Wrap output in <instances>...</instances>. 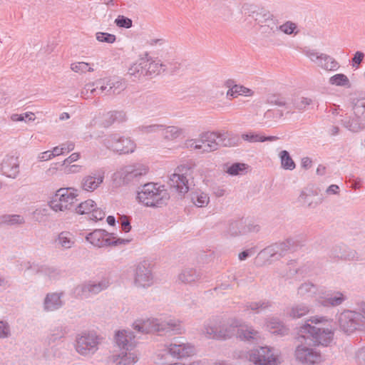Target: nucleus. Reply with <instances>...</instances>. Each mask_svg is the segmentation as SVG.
Segmentation results:
<instances>
[{
    "label": "nucleus",
    "mask_w": 365,
    "mask_h": 365,
    "mask_svg": "<svg viewBox=\"0 0 365 365\" xmlns=\"http://www.w3.org/2000/svg\"><path fill=\"white\" fill-rule=\"evenodd\" d=\"M24 222V217L19 215H4L0 217V224L14 225Z\"/></svg>",
    "instance_id": "nucleus-41"
},
{
    "label": "nucleus",
    "mask_w": 365,
    "mask_h": 365,
    "mask_svg": "<svg viewBox=\"0 0 365 365\" xmlns=\"http://www.w3.org/2000/svg\"><path fill=\"white\" fill-rule=\"evenodd\" d=\"M108 86L110 87V96L118 95L125 88V83L121 81L108 80Z\"/></svg>",
    "instance_id": "nucleus-50"
},
{
    "label": "nucleus",
    "mask_w": 365,
    "mask_h": 365,
    "mask_svg": "<svg viewBox=\"0 0 365 365\" xmlns=\"http://www.w3.org/2000/svg\"><path fill=\"white\" fill-rule=\"evenodd\" d=\"M352 109L356 116L365 120V98L354 101Z\"/></svg>",
    "instance_id": "nucleus-46"
},
{
    "label": "nucleus",
    "mask_w": 365,
    "mask_h": 365,
    "mask_svg": "<svg viewBox=\"0 0 365 365\" xmlns=\"http://www.w3.org/2000/svg\"><path fill=\"white\" fill-rule=\"evenodd\" d=\"M96 39L100 42H105L108 43H113L115 41L116 37L115 35L106 33V32H98L96 34Z\"/></svg>",
    "instance_id": "nucleus-57"
},
{
    "label": "nucleus",
    "mask_w": 365,
    "mask_h": 365,
    "mask_svg": "<svg viewBox=\"0 0 365 365\" xmlns=\"http://www.w3.org/2000/svg\"><path fill=\"white\" fill-rule=\"evenodd\" d=\"M141 58H140L128 68V74L134 78L133 81L140 80L141 79Z\"/></svg>",
    "instance_id": "nucleus-48"
},
{
    "label": "nucleus",
    "mask_w": 365,
    "mask_h": 365,
    "mask_svg": "<svg viewBox=\"0 0 365 365\" xmlns=\"http://www.w3.org/2000/svg\"><path fill=\"white\" fill-rule=\"evenodd\" d=\"M96 86L97 88H98V95H101L103 93L106 95L110 96V87L108 86V80L106 79H100L96 81Z\"/></svg>",
    "instance_id": "nucleus-60"
},
{
    "label": "nucleus",
    "mask_w": 365,
    "mask_h": 365,
    "mask_svg": "<svg viewBox=\"0 0 365 365\" xmlns=\"http://www.w3.org/2000/svg\"><path fill=\"white\" fill-rule=\"evenodd\" d=\"M267 101L269 103L278 106H284L286 108L289 109L291 108L290 106V98H286L280 95H273L268 98Z\"/></svg>",
    "instance_id": "nucleus-43"
},
{
    "label": "nucleus",
    "mask_w": 365,
    "mask_h": 365,
    "mask_svg": "<svg viewBox=\"0 0 365 365\" xmlns=\"http://www.w3.org/2000/svg\"><path fill=\"white\" fill-rule=\"evenodd\" d=\"M243 220H234L229 222L225 235L232 237L242 235Z\"/></svg>",
    "instance_id": "nucleus-30"
},
{
    "label": "nucleus",
    "mask_w": 365,
    "mask_h": 365,
    "mask_svg": "<svg viewBox=\"0 0 365 365\" xmlns=\"http://www.w3.org/2000/svg\"><path fill=\"white\" fill-rule=\"evenodd\" d=\"M271 307V304L269 301H259V302H247L245 304L246 309H251L257 313H259Z\"/></svg>",
    "instance_id": "nucleus-40"
},
{
    "label": "nucleus",
    "mask_w": 365,
    "mask_h": 365,
    "mask_svg": "<svg viewBox=\"0 0 365 365\" xmlns=\"http://www.w3.org/2000/svg\"><path fill=\"white\" fill-rule=\"evenodd\" d=\"M164 137L166 139L173 140L178 138L180 135L182 134L183 130L177 126H165L164 129Z\"/></svg>",
    "instance_id": "nucleus-44"
},
{
    "label": "nucleus",
    "mask_w": 365,
    "mask_h": 365,
    "mask_svg": "<svg viewBox=\"0 0 365 365\" xmlns=\"http://www.w3.org/2000/svg\"><path fill=\"white\" fill-rule=\"evenodd\" d=\"M108 86L110 87V96L118 95L125 88V83L121 81L108 80Z\"/></svg>",
    "instance_id": "nucleus-49"
},
{
    "label": "nucleus",
    "mask_w": 365,
    "mask_h": 365,
    "mask_svg": "<svg viewBox=\"0 0 365 365\" xmlns=\"http://www.w3.org/2000/svg\"><path fill=\"white\" fill-rule=\"evenodd\" d=\"M110 280L108 278H103L99 282L88 281L78 285L76 288L78 295L82 297H88L92 294H97L106 289L110 286Z\"/></svg>",
    "instance_id": "nucleus-13"
},
{
    "label": "nucleus",
    "mask_w": 365,
    "mask_h": 365,
    "mask_svg": "<svg viewBox=\"0 0 365 365\" xmlns=\"http://www.w3.org/2000/svg\"><path fill=\"white\" fill-rule=\"evenodd\" d=\"M312 103V99L306 98V97H294L290 98V106L291 108L289 109H297L299 110H302L306 109L307 106H309Z\"/></svg>",
    "instance_id": "nucleus-36"
},
{
    "label": "nucleus",
    "mask_w": 365,
    "mask_h": 365,
    "mask_svg": "<svg viewBox=\"0 0 365 365\" xmlns=\"http://www.w3.org/2000/svg\"><path fill=\"white\" fill-rule=\"evenodd\" d=\"M137 199L147 207H159L167 204L170 195L164 186L148 182L138 187Z\"/></svg>",
    "instance_id": "nucleus-2"
},
{
    "label": "nucleus",
    "mask_w": 365,
    "mask_h": 365,
    "mask_svg": "<svg viewBox=\"0 0 365 365\" xmlns=\"http://www.w3.org/2000/svg\"><path fill=\"white\" fill-rule=\"evenodd\" d=\"M333 332L329 328L312 326L306 322L299 327V336L305 341L307 339L312 341L314 344L327 346L332 340Z\"/></svg>",
    "instance_id": "nucleus-5"
},
{
    "label": "nucleus",
    "mask_w": 365,
    "mask_h": 365,
    "mask_svg": "<svg viewBox=\"0 0 365 365\" xmlns=\"http://www.w3.org/2000/svg\"><path fill=\"white\" fill-rule=\"evenodd\" d=\"M201 274L193 268H185L178 275V279L182 283L191 284L200 279Z\"/></svg>",
    "instance_id": "nucleus-27"
},
{
    "label": "nucleus",
    "mask_w": 365,
    "mask_h": 365,
    "mask_svg": "<svg viewBox=\"0 0 365 365\" xmlns=\"http://www.w3.org/2000/svg\"><path fill=\"white\" fill-rule=\"evenodd\" d=\"M297 29V25L292 21H287L284 24L278 26V31H281L286 34H292Z\"/></svg>",
    "instance_id": "nucleus-62"
},
{
    "label": "nucleus",
    "mask_w": 365,
    "mask_h": 365,
    "mask_svg": "<svg viewBox=\"0 0 365 365\" xmlns=\"http://www.w3.org/2000/svg\"><path fill=\"white\" fill-rule=\"evenodd\" d=\"M297 247V241L292 238H288L285 241L266 247L259 253V256L277 260L285 256L289 252H294Z\"/></svg>",
    "instance_id": "nucleus-8"
},
{
    "label": "nucleus",
    "mask_w": 365,
    "mask_h": 365,
    "mask_svg": "<svg viewBox=\"0 0 365 365\" xmlns=\"http://www.w3.org/2000/svg\"><path fill=\"white\" fill-rule=\"evenodd\" d=\"M117 346L122 349L118 355H113V361L116 365H133L138 361L137 355L131 351L135 346L133 333L130 331H118L115 336Z\"/></svg>",
    "instance_id": "nucleus-1"
},
{
    "label": "nucleus",
    "mask_w": 365,
    "mask_h": 365,
    "mask_svg": "<svg viewBox=\"0 0 365 365\" xmlns=\"http://www.w3.org/2000/svg\"><path fill=\"white\" fill-rule=\"evenodd\" d=\"M168 351L172 356L181 359L194 355L195 348L190 343L182 341L180 338H175L168 346Z\"/></svg>",
    "instance_id": "nucleus-14"
},
{
    "label": "nucleus",
    "mask_w": 365,
    "mask_h": 365,
    "mask_svg": "<svg viewBox=\"0 0 365 365\" xmlns=\"http://www.w3.org/2000/svg\"><path fill=\"white\" fill-rule=\"evenodd\" d=\"M34 113H25L23 114H13L11 116V118L13 121H26V119L28 120H34V118H33Z\"/></svg>",
    "instance_id": "nucleus-63"
},
{
    "label": "nucleus",
    "mask_w": 365,
    "mask_h": 365,
    "mask_svg": "<svg viewBox=\"0 0 365 365\" xmlns=\"http://www.w3.org/2000/svg\"><path fill=\"white\" fill-rule=\"evenodd\" d=\"M106 213L101 209L94 207L89 215V218L94 221L101 220L105 217Z\"/></svg>",
    "instance_id": "nucleus-64"
},
{
    "label": "nucleus",
    "mask_w": 365,
    "mask_h": 365,
    "mask_svg": "<svg viewBox=\"0 0 365 365\" xmlns=\"http://www.w3.org/2000/svg\"><path fill=\"white\" fill-rule=\"evenodd\" d=\"M56 242L64 249H69L73 247L75 241L73 235L69 232H61L56 240Z\"/></svg>",
    "instance_id": "nucleus-37"
},
{
    "label": "nucleus",
    "mask_w": 365,
    "mask_h": 365,
    "mask_svg": "<svg viewBox=\"0 0 365 365\" xmlns=\"http://www.w3.org/2000/svg\"><path fill=\"white\" fill-rule=\"evenodd\" d=\"M329 257L344 260H358L359 256L354 250L349 249L344 244L334 246L329 252Z\"/></svg>",
    "instance_id": "nucleus-23"
},
{
    "label": "nucleus",
    "mask_w": 365,
    "mask_h": 365,
    "mask_svg": "<svg viewBox=\"0 0 365 365\" xmlns=\"http://www.w3.org/2000/svg\"><path fill=\"white\" fill-rule=\"evenodd\" d=\"M71 68L76 73H86V71L93 72V68L89 66L88 63L78 62L71 65Z\"/></svg>",
    "instance_id": "nucleus-55"
},
{
    "label": "nucleus",
    "mask_w": 365,
    "mask_h": 365,
    "mask_svg": "<svg viewBox=\"0 0 365 365\" xmlns=\"http://www.w3.org/2000/svg\"><path fill=\"white\" fill-rule=\"evenodd\" d=\"M218 133L219 147H232L237 145L239 138L232 134L226 133Z\"/></svg>",
    "instance_id": "nucleus-31"
},
{
    "label": "nucleus",
    "mask_w": 365,
    "mask_h": 365,
    "mask_svg": "<svg viewBox=\"0 0 365 365\" xmlns=\"http://www.w3.org/2000/svg\"><path fill=\"white\" fill-rule=\"evenodd\" d=\"M277 358L272 351L267 346H261L252 351L250 361L256 365H272L276 362Z\"/></svg>",
    "instance_id": "nucleus-19"
},
{
    "label": "nucleus",
    "mask_w": 365,
    "mask_h": 365,
    "mask_svg": "<svg viewBox=\"0 0 365 365\" xmlns=\"http://www.w3.org/2000/svg\"><path fill=\"white\" fill-rule=\"evenodd\" d=\"M249 13V16L254 19L259 24L266 23L272 16L269 11L263 9H256V7H251Z\"/></svg>",
    "instance_id": "nucleus-28"
},
{
    "label": "nucleus",
    "mask_w": 365,
    "mask_h": 365,
    "mask_svg": "<svg viewBox=\"0 0 365 365\" xmlns=\"http://www.w3.org/2000/svg\"><path fill=\"white\" fill-rule=\"evenodd\" d=\"M310 309L304 304H298L294 305L288 312L290 317L293 319H299L309 314Z\"/></svg>",
    "instance_id": "nucleus-34"
},
{
    "label": "nucleus",
    "mask_w": 365,
    "mask_h": 365,
    "mask_svg": "<svg viewBox=\"0 0 365 365\" xmlns=\"http://www.w3.org/2000/svg\"><path fill=\"white\" fill-rule=\"evenodd\" d=\"M62 293L47 294L43 302V309L46 312H53L60 309L63 302L61 300Z\"/></svg>",
    "instance_id": "nucleus-26"
},
{
    "label": "nucleus",
    "mask_w": 365,
    "mask_h": 365,
    "mask_svg": "<svg viewBox=\"0 0 365 365\" xmlns=\"http://www.w3.org/2000/svg\"><path fill=\"white\" fill-rule=\"evenodd\" d=\"M180 64L177 61L163 63V72L173 74L180 69Z\"/></svg>",
    "instance_id": "nucleus-59"
},
{
    "label": "nucleus",
    "mask_w": 365,
    "mask_h": 365,
    "mask_svg": "<svg viewBox=\"0 0 365 365\" xmlns=\"http://www.w3.org/2000/svg\"><path fill=\"white\" fill-rule=\"evenodd\" d=\"M295 356L297 361L306 365L319 364L322 361L319 352L303 344L297 346Z\"/></svg>",
    "instance_id": "nucleus-17"
},
{
    "label": "nucleus",
    "mask_w": 365,
    "mask_h": 365,
    "mask_svg": "<svg viewBox=\"0 0 365 365\" xmlns=\"http://www.w3.org/2000/svg\"><path fill=\"white\" fill-rule=\"evenodd\" d=\"M346 300V297L341 292H337L327 296L321 301L322 305L324 307H336L342 304Z\"/></svg>",
    "instance_id": "nucleus-29"
},
{
    "label": "nucleus",
    "mask_w": 365,
    "mask_h": 365,
    "mask_svg": "<svg viewBox=\"0 0 365 365\" xmlns=\"http://www.w3.org/2000/svg\"><path fill=\"white\" fill-rule=\"evenodd\" d=\"M176 173L172 174L169 179V185L180 194H185L189 191V179L191 176L192 168L187 165H180L176 169Z\"/></svg>",
    "instance_id": "nucleus-10"
},
{
    "label": "nucleus",
    "mask_w": 365,
    "mask_h": 365,
    "mask_svg": "<svg viewBox=\"0 0 365 365\" xmlns=\"http://www.w3.org/2000/svg\"><path fill=\"white\" fill-rule=\"evenodd\" d=\"M192 202L198 207H205L209 202V197L204 192H193L191 195Z\"/></svg>",
    "instance_id": "nucleus-42"
},
{
    "label": "nucleus",
    "mask_w": 365,
    "mask_h": 365,
    "mask_svg": "<svg viewBox=\"0 0 365 365\" xmlns=\"http://www.w3.org/2000/svg\"><path fill=\"white\" fill-rule=\"evenodd\" d=\"M114 22L120 28L130 29L133 26V21L123 15H119Z\"/></svg>",
    "instance_id": "nucleus-56"
},
{
    "label": "nucleus",
    "mask_w": 365,
    "mask_h": 365,
    "mask_svg": "<svg viewBox=\"0 0 365 365\" xmlns=\"http://www.w3.org/2000/svg\"><path fill=\"white\" fill-rule=\"evenodd\" d=\"M317 292L316 286L311 282H305L300 285L298 288L297 293L300 296L307 295L311 297L314 294Z\"/></svg>",
    "instance_id": "nucleus-47"
},
{
    "label": "nucleus",
    "mask_w": 365,
    "mask_h": 365,
    "mask_svg": "<svg viewBox=\"0 0 365 365\" xmlns=\"http://www.w3.org/2000/svg\"><path fill=\"white\" fill-rule=\"evenodd\" d=\"M147 69L148 78H151L163 72V63L160 60L148 57V67Z\"/></svg>",
    "instance_id": "nucleus-35"
},
{
    "label": "nucleus",
    "mask_w": 365,
    "mask_h": 365,
    "mask_svg": "<svg viewBox=\"0 0 365 365\" xmlns=\"http://www.w3.org/2000/svg\"><path fill=\"white\" fill-rule=\"evenodd\" d=\"M247 168V165L242 163H235L227 170V173L231 175H237Z\"/></svg>",
    "instance_id": "nucleus-54"
},
{
    "label": "nucleus",
    "mask_w": 365,
    "mask_h": 365,
    "mask_svg": "<svg viewBox=\"0 0 365 365\" xmlns=\"http://www.w3.org/2000/svg\"><path fill=\"white\" fill-rule=\"evenodd\" d=\"M108 86L110 87V96L118 95L125 88V83L121 81L108 80Z\"/></svg>",
    "instance_id": "nucleus-51"
},
{
    "label": "nucleus",
    "mask_w": 365,
    "mask_h": 365,
    "mask_svg": "<svg viewBox=\"0 0 365 365\" xmlns=\"http://www.w3.org/2000/svg\"><path fill=\"white\" fill-rule=\"evenodd\" d=\"M341 329L350 334L356 330H365V317L360 312L345 310L339 316Z\"/></svg>",
    "instance_id": "nucleus-7"
},
{
    "label": "nucleus",
    "mask_w": 365,
    "mask_h": 365,
    "mask_svg": "<svg viewBox=\"0 0 365 365\" xmlns=\"http://www.w3.org/2000/svg\"><path fill=\"white\" fill-rule=\"evenodd\" d=\"M96 206V202L92 200H87L83 202H81L77 206L74 207L73 210L79 214V215H83V214H88L91 212V211L93 210L94 207Z\"/></svg>",
    "instance_id": "nucleus-38"
},
{
    "label": "nucleus",
    "mask_w": 365,
    "mask_h": 365,
    "mask_svg": "<svg viewBox=\"0 0 365 365\" xmlns=\"http://www.w3.org/2000/svg\"><path fill=\"white\" fill-rule=\"evenodd\" d=\"M267 327L274 334H280L283 333L284 326L277 319H271L267 323Z\"/></svg>",
    "instance_id": "nucleus-52"
},
{
    "label": "nucleus",
    "mask_w": 365,
    "mask_h": 365,
    "mask_svg": "<svg viewBox=\"0 0 365 365\" xmlns=\"http://www.w3.org/2000/svg\"><path fill=\"white\" fill-rule=\"evenodd\" d=\"M76 190L72 187L58 189L49 202L50 207L55 212L73 210L74 203L77 200Z\"/></svg>",
    "instance_id": "nucleus-6"
},
{
    "label": "nucleus",
    "mask_w": 365,
    "mask_h": 365,
    "mask_svg": "<svg viewBox=\"0 0 365 365\" xmlns=\"http://www.w3.org/2000/svg\"><path fill=\"white\" fill-rule=\"evenodd\" d=\"M103 145L108 149L120 154L133 153L135 144L128 138L120 136L118 134H111L103 141Z\"/></svg>",
    "instance_id": "nucleus-11"
},
{
    "label": "nucleus",
    "mask_w": 365,
    "mask_h": 365,
    "mask_svg": "<svg viewBox=\"0 0 365 365\" xmlns=\"http://www.w3.org/2000/svg\"><path fill=\"white\" fill-rule=\"evenodd\" d=\"M133 328L142 334L165 331L167 334H181L182 329L178 320L170 319L160 322L158 319H138L133 323Z\"/></svg>",
    "instance_id": "nucleus-4"
},
{
    "label": "nucleus",
    "mask_w": 365,
    "mask_h": 365,
    "mask_svg": "<svg viewBox=\"0 0 365 365\" xmlns=\"http://www.w3.org/2000/svg\"><path fill=\"white\" fill-rule=\"evenodd\" d=\"M257 332L251 327L246 325H242L240 322V327L238 329L237 338L240 339L250 340L254 339Z\"/></svg>",
    "instance_id": "nucleus-39"
},
{
    "label": "nucleus",
    "mask_w": 365,
    "mask_h": 365,
    "mask_svg": "<svg viewBox=\"0 0 365 365\" xmlns=\"http://www.w3.org/2000/svg\"><path fill=\"white\" fill-rule=\"evenodd\" d=\"M143 100L145 101V108L148 109L157 108L161 103L160 99L154 94L143 96Z\"/></svg>",
    "instance_id": "nucleus-53"
},
{
    "label": "nucleus",
    "mask_w": 365,
    "mask_h": 365,
    "mask_svg": "<svg viewBox=\"0 0 365 365\" xmlns=\"http://www.w3.org/2000/svg\"><path fill=\"white\" fill-rule=\"evenodd\" d=\"M138 129L143 133H156L159 130H162L164 129L163 125L160 124H153L149 125H141L138 128Z\"/></svg>",
    "instance_id": "nucleus-58"
},
{
    "label": "nucleus",
    "mask_w": 365,
    "mask_h": 365,
    "mask_svg": "<svg viewBox=\"0 0 365 365\" xmlns=\"http://www.w3.org/2000/svg\"><path fill=\"white\" fill-rule=\"evenodd\" d=\"M103 171H93L82 178L81 186V188L85 191L93 192L96 190L101 185V184L103 183Z\"/></svg>",
    "instance_id": "nucleus-21"
},
{
    "label": "nucleus",
    "mask_w": 365,
    "mask_h": 365,
    "mask_svg": "<svg viewBox=\"0 0 365 365\" xmlns=\"http://www.w3.org/2000/svg\"><path fill=\"white\" fill-rule=\"evenodd\" d=\"M329 83L338 86H350V82L347 76L343 73L334 75L329 78Z\"/></svg>",
    "instance_id": "nucleus-45"
},
{
    "label": "nucleus",
    "mask_w": 365,
    "mask_h": 365,
    "mask_svg": "<svg viewBox=\"0 0 365 365\" xmlns=\"http://www.w3.org/2000/svg\"><path fill=\"white\" fill-rule=\"evenodd\" d=\"M134 283L139 287H148L153 284V277L149 264L143 261L135 267Z\"/></svg>",
    "instance_id": "nucleus-15"
},
{
    "label": "nucleus",
    "mask_w": 365,
    "mask_h": 365,
    "mask_svg": "<svg viewBox=\"0 0 365 365\" xmlns=\"http://www.w3.org/2000/svg\"><path fill=\"white\" fill-rule=\"evenodd\" d=\"M259 32L264 37H271L278 32V26L272 18L266 23L260 24Z\"/></svg>",
    "instance_id": "nucleus-32"
},
{
    "label": "nucleus",
    "mask_w": 365,
    "mask_h": 365,
    "mask_svg": "<svg viewBox=\"0 0 365 365\" xmlns=\"http://www.w3.org/2000/svg\"><path fill=\"white\" fill-rule=\"evenodd\" d=\"M202 140L205 141V145H195V150H201L202 153H210L219 148L217 132L202 133Z\"/></svg>",
    "instance_id": "nucleus-24"
},
{
    "label": "nucleus",
    "mask_w": 365,
    "mask_h": 365,
    "mask_svg": "<svg viewBox=\"0 0 365 365\" xmlns=\"http://www.w3.org/2000/svg\"><path fill=\"white\" fill-rule=\"evenodd\" d=\"M279 158L281 162V167L283 169L288 170H293L295 169L296 164L287 150H282L279 153Z\"/></svg>",
    "instance_id": "nucleus-33"
},
{
    "label": "nucleus",
    "mask_w": 365,
    "mask_h": 365,
    "mask_svg": "<svg viewBox=\"0 0 365 365\" xmlns=\"http://www.w3.org/2000/svg\"><path fill=\"white\" fill-rule=\"evenodd\" d=\"M240 321L236 319H215L205 326L203 332L210 339H226L237 337Z\"/></svg>",
    "instance_id": "nucleus-3"
},
{
    "label": "nucleus",
    "mask_w": 365,
    "mask_h": 365,
    "mask_svg": "<svg viewBox=\"0 0 365 365\" xmlns=\"http://www.w3.org/2000/svg\"><path fill=\"white\" fill-rule=\"evenodd\" d=\"M259 229L260 227L258 225H255L250 222H247L246 220H243L242 235H247L250 232H258Z\"/></svg>",
    "instance_id": "nucleus-61"
},
{
    "label": "nucleus",
    "mask_w": 365,
    "mask_h": 365,
    "mask_svg": "<svg viewBox=\"0 0 365 365\" xmlns=\"http://www.w3.org/2000/svg\"><path fill=\"white\" fill-rule=\"evenodd\" d=\"M322 201L323 198L318 195L317 190L308 187L302 190L297 198L302 207L309 210L315 209Z\"/></svg>",
    "instance_id": "nucleus-20"
},
{
    "label": "nucleus",
    "mask_w": 365,
    "mask_h": 365,
    "mask_svg": "<svg viewBox=\"0 0 365 365\" xmlns=\"http://www.w3.org/2000/svg\"><path fill=\"white\" fill-rule=\"evenodd\" d=\"M148 172V168L143 165H129L122 169L118 173L123 184L137 182Z\"/></svg>",
    "instance_id": "nucleus-16"
},
{
    "label": "nucleus",
    "mask_w": 365,
    "mask_h": 365,
    "mask_svg": "<svg viewBox=\"0 0 365 365\" xmlns=\"http://www.w3.org/2000/svg\"><path fill=\"white\" fill-rule=\"evenodd\" d=\"M340 121L345 128L353 133H358L365 128V120L354 113L353 115L342 116Z\"/></svg>",
    "instance_id": "nucleus-25"
},
{
    "label": "nucleus",
    "mask_w": 365,
    "mask_h": 365,
    "mask_svg": "<svg viewBox=\"0 0 365 365\" xmlns=\"http://www.w3.org/2000/svg\"><path fill=\"white\" fill-rule=\"evenodd\" d=\"M88 242L95 247H103L107 246H115L121 244H127L129 242L128 240L118 238L113 240L110 237V234L105 230H95L93 232H90L86 237Z\"/></svg>",
    "instance_id": "nucleus-12"
},
{
    "label": "nucleus",
    "mask_w": 365,
    "mask_h": 365,
    "mask_svg": "<svg viewBox=\"0 0 365 365\" xmlns=\"http://www.w3.org/2000/svg\"><path fill=\"white\" fill-rule=\"evenodd\" d=\"M2 175L8 178H16L19 173V158L14 155H6L1 164Z\"/></svg>",
    "instance_id": "nucleus-22"
},
{
    "label": "nucleus",
    "mask_w": 365,
    "mask_h": 365,
    "mask_svg": "<svg viewBox=\"0 0 365 365\" xmlns=\"http://www.w3.org/2000/svg\"><path fill=\"white\" fill-rule=\"evenodd\" d=\"M305 54L312 62L324 70L336 71L339 66L338 62L327 54L319 53L314 50H309Z\"/></svg>",
    "instance_id": "nucleus-18"
},
{
    "label": "nucleus",
    "mask_w": 365,
    "mask_h": 365,
    "mask_svg": "<svg viewBox=\"0 0 365 365\" xmlns=\"http://www.w3.org/2000/svg\"><path fill=\"white\" fill-rule=\"evenodd\" d=\"M101 338L94 331H85L76 336V349L83 356L93 354L98 350Z\"/></svg>",
    "instance_id": "nucleus-9"
}]
</instances>
